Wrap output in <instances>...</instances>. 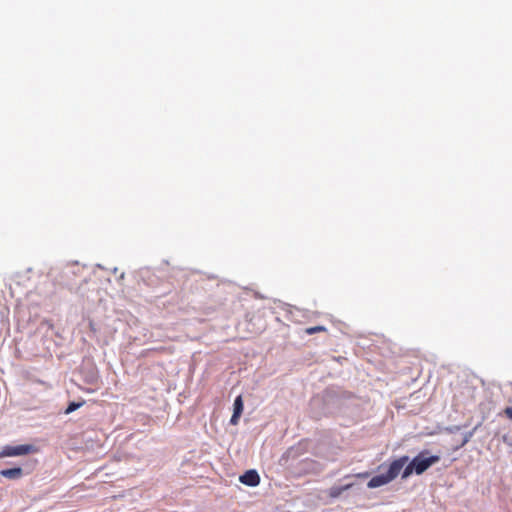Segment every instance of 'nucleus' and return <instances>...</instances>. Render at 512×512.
Returning a JSON list of instances; mask_svg holds the SVG:
<instances>
[{
  "label": "nucleus",
  "instance_id": "9d476101",
  "mask_svg": "<svg viewBox=\"0 0 512 512\" xmlns=\"http://www.w3.org/2000/svg\"><path fill=\"white\" fill-rule=\"evenodd\" d=\"M240 416H241V415H239V414L233 413V415H232V417H231V419H230V423H231L232 425H237V424H238V422H239V418H240Z\"/></svg>",
  "mask_w": 512,
  "mask_h": 512
},
{
  "label": "nucleus",
  "instance_id": "7ed1b4c3",
  "mask_svg": "<svg viewBox=\"0 0 512 512\" xmlns=\"http://www.w3.org/2000/svg\"><path fill=\"white\" fill-rule=\"evenodd\" d=\"M35 448L33 445L30 444H23V445H17V446H5L2 451L0 452V457H13V456H20V455H27L31 452H34Z\"/></svg>",
  "mask_w": 512,
  "mask_h": 512
},
{
  "label": "nucleus",
  "instance_id": "f257e3e1",
  "mask_svg": "<svg viewBox=\"0 0 512 512\" xmlns=\"http://www.w3.org/2000/svg\"><path fill=\"white\" fill-rule=\"evenodd\" d=\"M402 470L403 479L408 478L412 473H416V468L413 465V461L411 460V462H409V457L406 455L393 460L389 464L386 473L372 477L367 483V487L374 489L384 486L396 479Z\"/></svg>",
  "mask_w": 512,
  "mask_h": 512
},
{
  "label": "nucleus",
  "instance_id": "9b49d317",
  "mask_svg": "<svg viewBox=\"0 0 512 512\" xmlns=\"http://www.w3.org/2000/svg\"><path fill=\"white\" fill-rule=\"evenodd\" d=\"M504 413L510 420H512V407H506L504 409Z\"/></svg>",
  "mask_w": 512,
  "mask_h": 512
},
{
  "label": "nucleus",
  "instance_id": "20e7f679",
  "mask_svg": "<svg viewBox=\"0 0 512 512\" xmlns=\"http://www.w3.org/2000/svg\"><path fill=\"white\" fill-rule=\"evenodd\" d=\"M239 480L247 486L255 487L260 483V476L256 470H248L240 476Z\"/></svg>",
  "mask_w": 512,
  "mask_h": 512
},
{
  "label": "nucleus",
  "instance_id": "6e6552de",
  "mask_svg": "<svg viewBox=\"0 0 512 512\" xmlns=\"http://www.w3.org/2000/svg\"><path fill=\"white\" fill-rule=\"evenodd\" d=\"M326 331V328L324 326L318 325L313 327H308L305 329V333L307 335H313L315 333L324 332Z\"/></svg>",
  "mask_w": 512,
  "mask_h": 512
},
{
  "label": "nucleus",
  "instance_id": "1a4fd4ad",
  "mask_svg": "<svg viewBox=\"0 0 512 512\" xmlns=\"http://www.w3.org/2000/svg\"><path fill=\"white\" fill-rule=\"evenodd\" d=\"M83 404H84V402H80V403L71 402V403H69V405L67 406V408L65 410V414H70V413L74 412L75 410L80 408Z\"/></svg>",
  "mask_w": 512,
  "mask_h": 512
},
{
  "label": "nucleus",
  "instance_id": "423d86ee",
  "mask_svg": "<svg viewBox=\"0 0 512 512\" xmlns=\"http://www.w3.org/2000/svg\"><path fill=\"white\" fill-rule=\"evenodd\" d=\"M353 486L352 483L344 486H334L329 489L328 495L331 498H338L344 491L350 489Z\"/></svg>",
  "mask_w": 512,
  "mask_h": 512
},
{
  "label": "nucleus",
  "instance_id": "39448f33",
  "mask_svg": "<svg viewBox=\"0 0 512 512\" xmlns=\"http://www.w3.org/2000/svg\"><path fill=\"white\" fill-rule=\"evenodd\" d=\"M0 475L8 479H19L23 475V471L20 467L3 469L0 471Z\"/></svg>",
  "mask_w": 512,
  "mask_h": 512
},
{
  "label": "nucleus",
  "instance_id": "ddd939ff",
  "mask_svg": "<svg viewBox=\"0 0 512 512\" xmlns=\"http://www.w3.org/2000/svg\"><path fill=\"white\" fill-rule=\"evenodd\" d=\"M161 351H168L169 353H171V352H172V350H171V349H167V348H161Z\"/></svg>",
  "mask_w": 512,
  "mask_h": 512
},
{
  "label": "nucleus",
  "instance_id": "f03ea898",
  "mask_svg": "<svg viewBox=\"0 0 512 512\" xmlns=\"http://www.w3.org/2000/svg\"><path fill=\"white\" fill-rule=\"evenodd\" d=\"M427 454L428 451H422L412 459L417 475H421L429 467L440 461V457L438 455L427 456Z\"/></svg>",
  "mask_w": 512,
  "mask_h": 512
},
{
  "label": "nucleus",
  "instance_id": "0eeeda50",
  "mask_svg": "<svg viewBox=\"0 0 512 512\" xmlns=\"http://www.w3.org/2000/svg\"><path fill=\"white\" fill-rule=\"evenodd\" d=\"M233 407H234L233 413H236V414H239V415L242 414L243 409H244V404H243V400H242V396L241 395L236 397V399L234 400Z\"/></svg>",
  "mask_w": 512,
  "mask_h": 512
},
{
  "label": "nucleus",
  "instance_id": "f8f14e48",
  "mask_svg": "<svg viewBox=\"0 0 512 512\" xmlns=\"http://www.w3.org/2000/svg\"><path fill=\"white\" fill-rule=\"evenodd\" d=\"M358 478H367L369 476L368 472H361L355 475Z\"/></svg>",
  "mask_w": 512,
  "mask_h": 512
}]
</instances>
